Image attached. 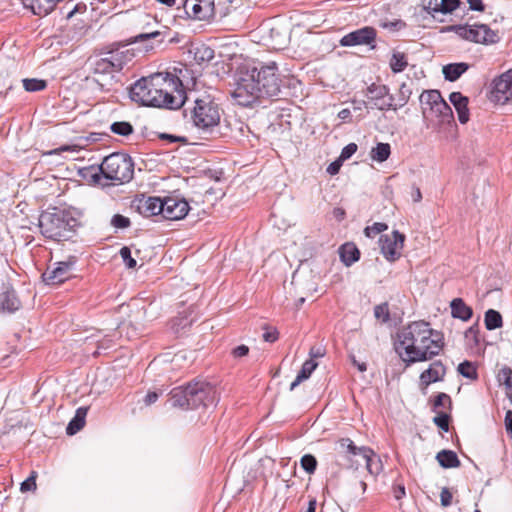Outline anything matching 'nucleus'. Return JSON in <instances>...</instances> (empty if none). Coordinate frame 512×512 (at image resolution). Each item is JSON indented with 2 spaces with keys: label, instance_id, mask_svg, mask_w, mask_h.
<instances>
[{
  "label": "nucleus",
  "instance_id": "1",
  "mask_svg": "<svg viewBox=\"0 0 512 512\" xmlns=\"http://www.w3.org/2000/svg\"><path fill=\"white\" fill-rule=\"evenodd\" d=\"M275 62L260 68L240 70L235 80L231 96L237 104L247 107L262 98L279 99L282 94L283 81L277 73Z\"/></svg>",
  "mask_w": 512,
  "mask_h": 512
},
{
  "label": "nucleus",
  "instance_id": "2",
  "mask_svg": "<svg viewBox=\"0 0 512 512\" xmlns=\"http://www.w3.org/2000/svg\"><path fill=\"white\" fill-rule=\"evenodd\" d=\"M167 74L157 72L137 80L129 89L132 101L143 106L176 110L184 105V98L167 81Z\"/></svg>",
  "mask_w": 512,
  "mask_h": 512
},
{
  "label": "nucleus",
  "instance_id": "3",
  "mask_svg": "<svg viewBox=\"0 0 512 512\" xmlns=\"http://www.w3.org/2000/svg\"><path fill=\"white\" fill-rule=\"evenodd\" d=\"M133 54L128 50L115 49L103 53L92 63V80L102 92L116 90L119 83L118 74L132 60Z\"/></svg>",
  "mask_w": 512,
  "mask_h": 512
},
{
  "label": "nucleus",
  "instance_id": "4",
  "mask_svg": "<svg viewBox=\"0 0 512 512\" xmlns=\"http://www.w3.org/2000/svg\"><path fill=\"white\" fill-rule=\"evenodd\" d=\"M169 395L171 406L183 410L208 408L218 401L216 388L204 380H193L185 386L175 387Z\"/></svg>",
  "mask_w": 512,
  "mask_h": 512
},
{
  "label": "nucleus",
  "instance_id": "5",
  "mask_svg": "<svg viewBox=\"0 0 512 512\" xmlns=\"http://www.w3.org/2000/svg\"><path fill=\"white\" fill-rule=\"evenodd\" d=\"M419 100L424 119L439 133L456 128L453 111L443 99L440 91H424Z\"/></svg>",
  "mask_w": 512,
  "mask_h": 512
},
{
  "label": "nucleus",
  "instance_id": "6",
  "mask_svg": "<svg viewBox=\"0 0 512 512\" xmlns=\"http://www.w3.org/2000/svg\"><path fill=\"white\" fill-rule=\"evenodd\" d=\"M427 326L430 325L426 321H415L402 327L397 332L395 350L407 366L416 362L427 361V355L417 349V346L425 338Z\"/></svg>",
  "mask_w": 512,
  "mask_h": 512
},
{
  "label": "nucleus",
  "instance_id": "7",
  "mask_svg": "<svg viewBox=\"0 0 512 512\" xmlns=\"http://www.w3.org/2000/svg\"><path fill=\"white\" fill-rule=\"evenodd\" d=\"M80 222L69 211L54 208L43 212L39 217L41 234L54 241H67L77 232Z\"/></svg>",
  "mask_w": 512,
  "mask_h": 512
},
{
  "label": "nucleus",
  "instance_id": "8",
  "mask_svg": "<svg viewBox=\"0 0 512 512\" xmlns=\"http://www.w3.org/2000/svg\"><path fill=\"white\" fill-rule=\"evenodd\" d=\"M103 178L119 184L129 182L134 175V162L125 153H112L100 164Z\"/></svg>",
  "mask_w": 512,
  "mask_h": 512
},
{
  "label": "nucleus",
  "instance_id": "9",
  "mask_svg": "<svg viewBox=\"0 0 512 512\" xmlns=\"http://www.w3.org/2000/svg\"><path fill=\"white\" fill-rule=\"evenodd\" d=\"M191 120L196 127L204 131H208L219 124L220 108L210 95L194 100Z\"/></svg>",
  "mask_w": 512,
  "mask_h": 512
},
{
  "label": "nucleus",
  "instance_id": "10",
  "mask_svg": "<svg viewBox=\"0 0 512 512\" xmlns=\"http://www.w3.org/2000/svg\"><path fill=\"white\" fill-rule=\"evenodd\" d=\"M78 256L69 255L65 260L55 263L53 269L48 268L43 274V281L48 285L61 284L71 278L76 272Z\"/></svg>",
  "mask_w": 512,
  "mask_h": 512
},
{
  "label": "nucleus",
  "instance_id": "11",
  "mask_svg": "<svg viewBox=\"0 0 512 512\" xmlns=\"http://www.w3.org/2000/svg\"><path fill=\"white\" fill-rule=\"evenodd\" d=\"M365 96L371 109L375 108L381 111L397 109V106L394 105V96L390 94L389 87L384 84L372 83L367 87Z\"/></svg>",
  "mask_w": 512,
  "mask_h": 512
},
{
  "label": "nucleus",
  "instance_id": "12",
  "mask_svg": "<svg viewBox=\"0 0 512 512\" xmlns=\"http://www.w3.org/2000/svg\"><path fill=\"white\" fill-rule=\"evenodd\" d=\"M489 98L497 104H505L512 99V69L493 79Z\"/></svg>",
  "mask_w": 512,
  "mask_h": 512
},
{
  "label": "nucleus",
  "instance_id": "13",
  "mask_svg": "<svg viewBox=\"0 0 512 512\" xmlns=\"http://www.w3.org/2000/svg\"><path fill=\"white\" fill-rule=\"evenodd\" d=\"M161 216L166 220L183 219L189 212V203L178 196H168L161 201Z\"/></svg>",
  "mask_w": 512,
  "mask_h": 512
},
{
  "label": "nucleus",
  "instance_id": "14",
  "mask_svg": "<svg viewBox=\"0 0 512 512\" xmlns=\"http://www.w3.org/2000/svg\"><path fill=\"white\" fill-rule=\"evenodd\" d=\"M215 0H185L183 8L189 18L208 21L215 15Z\"/></svg>",
  "mask_w": 512,
  "mask_h": 512
},
{
  "label": "nucleus",
  "instance_id": "15",
  "mask_svg": "<svg viewBox=\"0 0 512 512\" xmlns=\"http://www.w3.org/2000/svg\"><path fill=\"white\" fill-rule=\"evenodd\" d=\"M404 241L405 235L398 230H394L391 235H381L379 239L381 253L390 262L399 259L401 255L399 250L403 248Z\"/></svg>",
  "mask_w": 512,
  "mask_h": 512
},
{
  "label": "nucleus",
  "instance_id": "16",
  "mask_svg": "<svg viewBox=\"0 0 512 512\" xmlns=\"http://www.w3.org/2000/svg\"><path fill=\"white\" fill-rule=\"evenodd\" d=\"M376 36L377 32L373 27L365 26L344 35L340 39V45L344 47L368 45L374 49Z\"/></svg>",
  "mask_w": 512,
  "mask_h": 512
},
{
  "label": "nucleus",
  "instance_id": "17",
  "mask_svg": "<svg viewBox=\"0 0 512 512\" xmlns=\"http://www.w3.org/2000/svg\"><path fill=\"white\" fill-rule=\"evenodd\" d=\"M161 201L160 197L140 194L134 197L130 207L143 217H151L161 214Z\"/></svg>",
  "mask_w": 512,
  "mask_h": 512
},
{
  "label": "nucleus",
  "instance_id": "18",
  "mask_svg": "<svg viewBox=\"0 0 512 512\" xmlns=\"http://www.w3.org/2000/svg\"><path fill=\"white\" fill-rule=\"evenodd\" d=\"M422 341L423 342L417 346V349L427 355V361L439 355L444 347L443 334L431 329L430 326H427L425 329V338H423Z\"/></svg>",
  "mask_w": 512,
  "mask_h": 512
},
{
  "label": "nucleus",
  "instance_id": "19",
  "mask_svg": "<svg viewBox=\"0 0 512 512\" xmlns=\"http://www.w3.org/2000/svg\"><path fill=\"white\" fill-rule=\"evenodd\" d=\"M162 74H167L166 80L173 84L171 86L175 88V94L179 92L185 103L187 100L185 86L188 85V80L191 78L190 70L184 64H179L178 66L169 67Z\"/></svg>",
  "mask_w": 512,
  "mask_h": 512
},
{
  "label": "nucleus",
  "instance_id": "20",
  "mask_svg": "<svg viewBox=\"0 0 512 512\" xmlns=\"http://www.w3.org/2000/svg\"><path fill=\"white\" fill-rule=\"evenodd\" d=\"M468 41L481 44H494L499 41L498 33L486 24L471 25L468 31Z\"/></svg>",
  "mask_w": 512,
  "mask_h": 512
},
{
  "label": "nucleus",
  "instance_id": "21",
  "mask_svg": "<svg viewBox=\"0 0 512 512\" xmlns=\"http://www.w3.org/2000/svg\"><path fill=\"white\" fill-rule=\"evenodd\" d=\"M446 375V367L440 361L436 360L430 364L429 368L424 370L419 377V386L422 391L435 382L442 381Z\"/></svg>",
  "mask_w": 512,
  "mask_h": 512
},
{
  "label": "nucleus",
  "instance_id": "22",
  "mask_svg": "<svg viewBox=\"0 0 512 512\" xmlns=\"http://www.w3.org/2000/svg\"><path fill=\"white\" fill-rule=\"evenodd\" d=\"M20 306L21 302L12 285L3 283L0 287V313H14Z\"/></svg>",
  "mask_w": 512,
  "mask_h": 512
},
{
  "label": "nucleus",
  "instance_id": "23",
  "mask_svg": "<svg viewBox=\"0 0 512 512\" xmlns=\"http://www.w3.org/2000/svg\"><path fill=\"white\" fill-rule=\"evenodd\" d=\"M168 36H169V30L167 27H164L163 31L154 30V31H145L143 33H140L133 38V42L140 43V42L152 41L151 44H147L145 46V50L149 51V50L154 49V43L159 45V44L163 43Z\"/></svg>",
  "mask_w": 512,
  "mask_h": 512
},
{
  "label": "nucleus",
  "instance_id": "24",
  "mask_svg": "<svg viewBox=\"0 0 512 512\" xmlns=\"http://www.w3.org/2000/svg\"><path fill=\"white\" fill-rule=\"evenodd\" d=\"M451 315L455 319L464 322L469 321L473 316V309L468 306L462 298H454L450 302Z\"/></svg>",
  "mask_w": 512,
  "mask_h": 512
},
{
  "label": "nucleus",
  "instance_id": "25",
  "mask_svg": "<svg viewBox=\"0 0 512 512\" xmlns=\"http://www.w3.org/2000/svg\"><path fill=\"white\" fill-rule=\"evenodd\" d=\"M340 259L346 266H351L360 258V251L353 243H345L339 249Z\"/></svg>",
  "mask_w": 512,
  "mask_h": 512
},
{
  "label": "nucleus",
  "instance_id": "26",
  "mask_svg": "<svg viewBox=\"0 0 512 512\" xmlns=\"http://www.w3.org/2000/svg\"><path fill=\"white\" fill-rule=\"evenodd\" d=\"M469 68V65L464 62L450 63L443 66L442 72L444 78L450 82L458 80Z\"/></svg>",
  "mask_w": 512,
  "mask_h": 512
},
{
  "label": "nucleus",
  "instance_id": "27",
  "mask_svg": "<svg viewBox=\"0 0 512 512\" xmlns=\"http://www.w3.org/2000/svg\"><path fill=\"white\" fill-rule=\"evenodd\" d=\"M87 411L88 408L86 407H79L76 410L74 417L70 420L66 428L68 435H74L84 427Z\"/></svg>",
  "mask_w": 512,
  "mask_h": 512
},
{
  "label": "nucleus",
  "instance_id": "28",
  "mask_svg": "<svg viewBox=\"0 0 512 512\" xmlns=\"http://www.w3.org/2000/svg\"><path fill=\"white\" fill-rule=\"evenodd\" d=\"M317 366L318 363L314 360H306L298 372L295 380L291 383L290 390H294L301 382L307 380L311 376L312 372L317 368Z\"/></svg>",
  "mask_w": 512,
  "mask_h": 512
},
{
  "label": "nucleus",
  "instance_id": "29",
  "mask_svg": "<svg viewBox=\"0 0 512 512\" xmlns=\"http://www.w3.org/2000/svg\"><path fill=\"white\" fill-rule=\"evenodd\" d=\"M436 459L443 468H457L461 465L457 454L452 450H442L438 452Z\"/></svg>",
  "mask_w": 512,
  "mask_h": 512
},
{
  "label": "nucleus",
  "instance_id": "30",
  "mask_svg": "<svg viewBox=\"0 0 512 512\" xmlns=\"http://www.w3.org/2000/svg\"><path fill=\"white\" fill-rule=\"evenodd\" d=\"M340 446L346 450L347 453L352 455H360L362 458L369 455H372V449L369 447H358L354 444V442L350 438H342L339 441Z\"/></svg>",
  "mask_w": 512,
  "mask_h": 512
},
{
  "label": "nucleus",
  "instance_id": "31",
  "mask_svg": "<svg viewBox=\"0 0 512 512\" xmlns=\"http://www.w3.org/2000/svg\"><path fill=\"white\" fill-rule=\"evenodd\" d=\"M484 324L487 330H495L503 326V319L500 312L488 309L484 315Z\"/></svg>",
  "mask_w": 512,
  "mask_h": 512
},
{
  "label": "nucleus",
  "instance_id": "32",
  "mask_svg": "<svg viewBox=\"0 0 512 512\" xmlns=\"http://www.w3.org/2000/svg\"><path fill=\"white\" fill-rule=\"evenodd\" d=\"M366 468L371 475H378L383 470V464L379 456L372 450V455L367 453L363 457Z\"/></svg>",
  "mask_w": 512,
  "mask_h": 512
},
{
  "label": "nucleus",
  "instance_id": "33",
  "mask_svg": "<svg viewBox=\"0 0 512 512\" xmlns=\"http://www.w3.org/2000/svg\"><path fill=\"white\" fill-rule=\"evenodd\" d=\"M82 178L95 184H99L101 178H103L102 171L99 166H88L80 169L79 171Z\"/></svg>",
  "mask_w": 512,
  "mask_h": 512
},
{
  "label": "nucleus",
  "instance_id": "34",
  "mask_svg": "<svg viewBox=\"0 0 512 512\" xmlns=\"http://www.w3.org/2000/svg\"><path fill=\"white\" fill-rule=\"evenodd\" d=\"M391 154V147L388 143H377L371 150V158L377 162L386 161Z\"/></svg>",
  "mask_w": 512,
  "mask_h": 512
},
{
  "label": "nucleus",
  "instance_id": "35",
  "mask_svg": "<svg viewBox=\"0 0 512 512\" xmlns=\"http://www.w3.org/2000/svg\"><path fill=\"white\" fill-rule=\"evenodd\" d=\"M496 380L500 386L504 387V390L512 388V368L504 365L501 367L497 374Z\"/></svg>",
  "mask_w": 512,
  "mask_h": 512
},
{
  "label": "nucleus",
  "instance_id": "36",
  "mask_svg": "<svg viewBox=\"0 0 512 512\" xmlns=\"http://www.w3.org/2000/svg\"><path fill=\"white\" fill-rule=\"evenodd\" d=\"M390 68L393 73H400L408 66L407 58L404 53L394 52L389 61Z\"/></svg>",
  "mask_w": 512,
  "mask_h": 512
},
{
  "label": "nucleus",
  "instance_id": "37",
  "mask_svg": "<svg viewBox=\"0 0 512 512\" xmlns=\"http://www.w3.org/2000/svg\"><path fill=\"white\" fill-rule=\"evenodd\" d=\"M214 56V50L206 45H200L194 50V59L198 64L209 62Z\"/></svg>",
  "mask_w": 512,
  "mask_h": 512
},
{
  "label": "nucleus",
  "instance_id": "38",
  "mask_svg": "<svg viewBox=\"0 0 512 512\" xmlns=\"http://www.w3.org/2000/svg\"><path fill=\"white\" fill-rule=\"evenodd\" d=\"M110 129L114 134L125 137L134 133L132 124L127 121H116L111 124Z\"/></svg>",
  "mask_w": 512,
  "mask_h": 512
},
{
  "label": "nucleus",
  "instance_id": "39",
  "mask_svg": "<svg viewBox=\"0 0 512 512\" xmlns=\"http://www.w3.org/2000/svg\"><path fill=\"white\" fill-rule=\"evenodd\" d=\"M439 408H443L447 411L452 409V400L448 394L441 392L435 396L432 410L434 412H439Z\"/></svg>",
  "mask_w": 512,
  "mask_h": 512
},
{
  "label": "nucleus",
  "instance_id": "40",
  "mask_svg": "<svg viewBox=\"0 0 512 512\" xmlns=\"http://www.w3.org/2000/svg\"><path fill=\"white\" fill-rule=\"evenodd\" d=\"M23 87L28 92H37L47 87V82L42 79L26 78L22 80Z\"/></svg>",
  "mask_w": 512,
  "mask_h": 512
},
{
  "label": "nucleus",
  "instance_id": "41",
  "mask_svg": "<svg viewBox=\"0 0 512 512\" xmlns=\"http://www.w3.org/2000/svg\"><path fill=\"white\" fill-rule=\"evenodd\" d=\"M317 459L312 454H305L300 459L301 468L308 474H314L317 468Z\"/></svg>",
  "mask_w": 512,
  "mask_h": 512
},
{
  "label": "nucleus",
  "instance_id": "42",
  "mask_svg": "<svg viewBox=\"0 0 512 512\" xmlns=\"http://www.w3.org/2000/svg\"><path fill=\"white\" fill-rule=\"evenodd\" d=\"M458 372L465 378L476 379L478 374L475 366L470 361H464L458 365Z\"/></svg>",
  "mask_w": 512,
  "mask_h": 512
},
{
  "label": "nucleus",
  "instance_id": "43",
  "mask_svg": "<svg viewBox=\"0 0 512 512\" xmlns=\"http://www.w3.org/2000/svg\"><path fill=\"white\" fill-rule=\"evenodd\" d=\"M450 102L456 109V112L468 107V97L462 95L460 92H452L449 96Z\"/></svg>",
  "mask_w": 512,
  "mask_h": 512
},
{
  "label": "nucleus",
  "instance_id": "44",
  "mask_svg": "<svg viewBox=\"0 0 512 512\" xmlns=\"http://www.w3.org/2000/svg\"><path fill=\"white\" fill-rule=\"evenodd\" d=\"M437 415L433 418V422L437 427H439L444 432L449 431V424L451 420V416L446 411L444 412H436Z\"/></svg>",
  "mask_w": 512,
  "mask_h": 512
},
{
  "label": "nucleus",
  "instance_id": "45",
  "mask_svg": "<svg viewBox=\"0 0 512 512\" xmlns=\"http://www.w3.org/2000/svg\"><path fill=\"white\" fill-rule=\"evenodd\" d=\"M460 5V0H441L437 10H439L440 13L449 14L456 10Z\"/></svg>",
  "mask_w": 512,
  "mask_h": 512
},
{
  "label": "nucleus",
  "instance_id": "46",
  "mask_svg": "<svg viewBox=\"0 0 512 512\" xmlns=\"http://www.w3.org/2000/svg\"><path fill=\"white\" fill-rule=\"evenodd\" d=\"M374 316L376 319L386 323L390 320L389 306L388 303H382L376 305L374 308Z\"/></svg>",
  "mask_w": 512,
  "mask_h": 512
},
{
  "label": "nucleus",
  "instance_id": "47",
  "mask_svg": "<svg viewBox=\"0 0 512 512\" xmlns=\"http://www.w3.org/2000/svg\"><path fill=\"white\" fill-rule=\"evenodd\" d=\"M36 479H37V472L32 471L30 473V476L21 483L20 491L23 493L34 492L37 489Z\"/></svg>",
  "mask_w": 512,
  "mask_h": 512
},
{
  "label": "nucleus",
  "instance_id": "48",
  "mask_svg": "<svg viewBox=\"0 0 512 512\" xmlns=\"http://www.w3.org/2000/svg\"><path fill=\"white\" fill-rule=\"evenodd\" d=\"M388 226L387 224L385 223H381V222H376L374 223L373 225L371 226H367L365 229H364V234L369 237V238H373L375 237L377 234L387 230Z\"/></svg>",
  "mask_w": 512,
  "mask_h": 512
},
{
  "label": "nucleus",
  "instance_id": "49",
  "mask_svg": "<svg viewBox=\"0 0 512 512\" xmlns=\"http://www.w3.org/2000/svg\"><path fill=\"white\" fill-rule=\"evenodd\" d=\"M120 256L122 260L124 261L127 268L132 269L135 268L137 265L136 260L131 256V250L129 247L124 246L120 249Z\"/></svg>",
  "mask_w": 512,
  "mask_h": 512
},
{
  "label": "nucleus",
  "instance_id": "50",
  "mask_svg": "<svg viewBox=\"0 0 512 512\" xmlns=\"http://www.w3.org/2000/svg\"><path fill=\"white\" fill-rule=\"evenodd\" d=\"M111 225L116 229H125L131 225L130 219L121 214H115L111 219Z\"/></svg>",
  "mask_w": 512,
  "mask_h": 512
},
{
  "label": "nucleus",
  "instance_id": "51",
  "mask_svg": "<svg viewBox=\"0 0 512 512\" xmlns=\"http://www.w3.org/2000/svg\"><path fill=\"white\" fill-rule=\"evenodd\" d=\"M470 29V25H451L446 27V31L454 32L460 38L468 40V31Z\"/></svg>",
  "mask_w": 512,
  "mask_h": 512
},
{
  "label": "nucleus",
  "instance_id": "52",
  "mask_svg": "<svg viewBox=\"0 0 512 512\" xmlns=\"http://www.w3.org/2000/svg\"><path fill=\"white\" fill-rule=\"evenodd\" d=\"M357 151V145L355 143H349L346 145L340 154L341 160L349 159Z\"/></svg>",
  "mask_w": 512,
  "mask_h": 512
},
{
  "label": "nucleus",
  "instance_id": "53",
  "mask_svg": "<svg viewBox=\"0 0 512 512\" xmlns=\"http://www.w3.org/2000/svg\"><path fill=\"white\" fill-rule=\"evenodd\" d=\"M452 498H453V496H452V493L450 492V490L447 487L442 488L441 493H440L441 505L444 507L450 506L452 503Z\"/></svg>",
  "mask_w": 512,
  "mask_h": 512
},
{
  "label": "nucleus",
  "instance_id": "54",
  "mask_svg": "<svg viewBox=\"0 0 512 512\" xmlns=\"http://www.w3.org/2000/svg\"><path fill=\"white\" fill-rule=\"evenodd\" d=\"M479 329H478V324H474L472 326H470L466 331H465V337L466 338H472L475 345H478L479 344Z\"/></svg>",
  "mask_w": 512,
  "mask_h": 512
},
{
  "label": "nucleus",
  "instance_id": "55",
  "mask_svg": "<svg viewBox=\"0 0 512 512\" xmlns=\"http://www.w3.org/2000/svg\"><path fill=\"white\" fill-rule=\"evenodd\" d=\"M265 329H266V331L262 335L263 340L266 342H270V343L275 342L279 337L278 331L276 329H273V330H269L267 328H265Z\"/></svg>",
  "mask_w": 512,
  "mask_h": 512
},
{
  "label": "nucleus",
  "instance_id": "56",
  "mask_svg": "<svg viewBox=\"0 0 512 512\" xmlns=\"http://www.w3.org/2000/svg\"><path fill=\"white\" fill-rule=\"evenodd\" d=\"M469 4V9L472 11L483 12L485 10V5L482 0H467Z\"/></svg>",
  "mask_w": 512,
  "mask_h": 512
},
{
  "label": "nucleus",
  "instance_id": "57",
  "mask_svg": "<svg viewBox=\"0 0 512 512\" xmlns=\"http://www.w3.org/2000/svg\"><path fill=\"white\" fill-rule=\"evenodd\" d=\"M249 353V347L246 345H239L232 350V355L235 358L246 356Z\"/></svg>",
  "mask_w": 512,
  "mask_h": 512
},
{
  "label": "nucleus",
  "instance_id": "58",
  "mask_svg": "<svg viewBox=\"0 0 512 512\" xmlns=\"http://www.w3.org/2000/svg\"><path fill=\"white\" fill-rule=\"evenodd\" d=\"M393 494L396 500L402 499L406 495L405 486L401 483L393 486Z\"/></svg>",
  "mask_w": 512,
  "mask_h": 512
},
{
  "label": "nucleus",
  "instance_id": "59",
  "mask_svg": "<svg viewBox=\"0 0 512 512\" xmlns=\"http://www.w3.org/2000/svg\"><path fill=\"white\" fill-rule=\"evenodd\" d=\"M504 425L508 435L512 437V410L506 411Z\"/></svg>",
  "mask_w": 512,
  "mask_h": 512
},
{
  "label": "nucleus",
  "instance_id": "60",
  "mask_svg": "<svg viewBox=\"0 0 512 512\" xmlns=\"http://www.w3.org/2000/svg\"><path fill=\"white\" fill-rule=\"evenodd\" d=\"M438 7H439V2H438L437 0H428V1L424 4V9H425L429 14L439 12V10H436V9H438Z\"/></svg>",
  "mask_w": 512,
  "mask_h": 512
},
{
  "label": "nucleus",
  "instance_id": "61",
  "mask_svg": "<svg viewBox=\"0 0 512 512\" xmlns=\"http://www.w3.org/2000/svg\"><path fill=\"white\" fill-rule=\"evenodd\" d=\"M404 26H405V23L403 21H401V20L387 22V23L383 24L384 28H388V29L393 30V31L400 30Z\"/></svg>",
  "mask_w": 512,
  "mask_h": 512
},
{
  "label": "nucleus",
  "instance_id": "62",
  "mask_svg": "<svg viewBox=\"0 0 512 512\" xmlns=\"http://www.w3.org/2000/svg\"><path fill=\"white\" fill-rule=\"evenodd\" d=\"M325 354V351L321 347L313 346L310 348L309 356L310 359L314 360L315 358H321Z\"/></svg>",
  "mask_w": 512,
  "mask_h": 512
},
{
  "label": "nucleus",
  "instance_id": "63",
  "mask_svg": "<svg viewBox=\"0 0 512 512\" xmlns=\"http://www.w3.org/2000/svg\"><path fill=\"white\" fill-rule=\"evenodd\" d=\"M159 398V393L156 391L148 392L144 398V403L149 406L155 403Z\"/></svg>",
  "mask_w": 512,
  "mask_h": 512
},
{
  "label": "nucleus",
  "instance_id": "64",
  "mask_svg": "<svg viewBox=\"0 0 512 512\" xmlns=\"http://www.w3.org/2000/svg\"><path fill=\"white\" fill-rule=\"evenodd\" d=\"M457 114H458V120H459V122L461 124H465V123L468 122V120H469V109H468V107L458 111Z\"/></svg>",
  "mask_w": 512,
  "mask_h": 512
}]
</instances>
